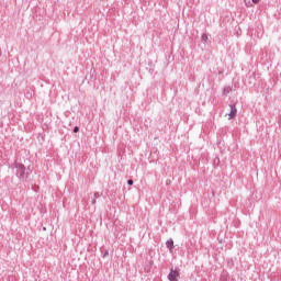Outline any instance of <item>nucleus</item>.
<instances>
[{"label": "nucleus", "instance_id": "obj_1", "mask_svg": "<svg viewBox=\"0 0 281 281\" xmlns=\"http://www.w3.org/2000/svg\"><path fill=\"white\" fill-rule=\"evenodd\" d=\"M14 168H15V175L18 179H20V181H25V179L30 177L31 170L30 168H25V165L21 162H15Z\"/></svg>", "mask_w": 281, "mask_h": 281}, {"label": "nucleus", "instance_id": "obj_2", "mask_svg": "<svg viewBox=\"0 0 281 281\" xmlns=\"http://www.w3.org/2000/svg\"><path fill=\"white\" fill-rule=\"evenodd\" d=\"M229 109H231V112L228 113V120H234V117H236V115L238 113V110L236 109V104L231 103Z\"/></svg>", "mask_w": 281, "mask_h": 281}, {"label": "nucleus", "instance_id": "obj_3", "mask_svg": "<svg viewBox=\"0 0 281 281\" xmlns=\"http://www.w3.org/2000/svg\"><path fill=\"white\" fill-rule=\"evenodd\" d=\"M177 278H179V272L175 269H171L169 274H168V280L169 281H177Z\"/></svg>", "mask_w": 281, "mask_h": 281}, {"label": "nucleus", "instance_id": "obj_4", "mask_svg": "<svg viewBox=\"0 0 281 281\" xmlns=\"http://www.w3.org/2000/svg\"><path fill=\"white\" fill-rule=\"evenodd\" d=\"M260 0H244L246 8H252L254 3H259Z\"/></svg>", "mask_w": 281, "mask_h": 281}, {"label": "nucleus", "instance_id": "obj_5", "mask_svg": "<svg viewBox=\"0 0 281 281\" xmlns=\"http://www.w3.org/2000/svg\"><path fill=\"white\" fill-rule=\"evenodd\" d=\"M167 249H175V240L169 239L166 241Z\"/></svg>", "mask_w": 281, "mask_h": 281}, {"label": "nucleus", "instance_id": "obj_6", "mask_svg": "<svg viewBox=\"0 0 281 281\" xmlns=\"http://www.w3.org/2000/svg\"><path fill=\"white\" fill-rule=\"evenodd\" d=\"M201 41H202V43H207V34H202V36H201Z\"/></svg>", "mask_w": 281, "mask_h": 281}, {"label": "nucleus", "instance_id": "obj_7", "mask_svg": "<svg viewBox=\"0 0 281 281\" xmlns=\"http://www.w3.org/2000/svg\"><path fill=\"white\" fill-rule=\"evenodd\" d=\"M74 133H80V127L78 126H75L74 130H72Z\"/></svg>", "mask_w": 281, "mask_h": 281}, {"label": "nucleus", "instance_id": "obj_8", "mask_svg": "<svg viewBox=\"0 0 281 281\" xmlns=\"http://www.w3.org/2000/svg\"><path fill=\"white\" fill-rule=\"evenodd\" d=\"M93 196L94 199H100V192H94Z\"/></svg>", "mask_w": 281, "mask_h": 281}, {"label": "nucleus", "instance_id": "obj_9", "mask_svg": "<svg viewBox=\"0 0 281 281\" xmlns=\"http://www.w3.org/2000/svg\"><path fill=\"white\" fill-rule=\"evenodd\" d=\"M133 179L127 180V186H133Z\"/></svg>", "mask_w": 281, "mask_h": 281}, {"label": "nucleus", "instance_id": "obj_10", "mask_svg": "<svg viewBox=\"0 0 281 281\" xmlns=\"http://www.w3.org/2000/svg\"><path fill=\"white\" fill-rule=\"evenodd\" d=\"M106 256H109V250H105L102 258H106Z\"/></svg>", "mask_w": 281, "mask_h": 281}, {"label": "nucleus", "instance_id": "obj_11", "mask_svg": "<svg viewBox=\"0 0 281 281\" xmlns=\"http://www.w3.org/2000/svg\"><path fill=\"white\" fill-rule=\"evenodd\" d=\"M95 203H97V201H95V198H94V199H92V201H91V205H95Z\"/></svg>", "mask_w": 281, "mask_h": 281}, {"label": "nucleus", "instance_id": "obj_12", "mask_svg": "<svg viewBox=\"0 0 281 281\" xmlns=\"http://www.w3.org/2000/svg\"><path fill=\"white\" fill-rule=\"evenodd\" d=\"M224 95H225V93H229V90H227V89H224Z\"/></svg>", "mask_w": 281, "mask_h": 281}]
</instances>
